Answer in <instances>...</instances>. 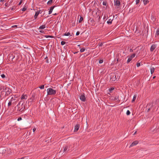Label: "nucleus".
Returning a JSON list of instances; mask_svg holds the SVG:
<instances>
[{
	"instance_id": "1",
	"label": "nucleus",
	"mask_w": 159,
	"mask_h": 159,
	"mask_svg": "<svg viewBox=\"0 0 159 159\" xmlns=\"http://www.w3.org/2000/svg\"><path fill=\"white\" fill-rule=\"evenodd\" d=\"M47 95H54L56 94V91L52 88H49L47 89Z\"/></svg>"
},
{
	"instance_id": "2",
	"label": "nucleus",
	"mask_w": 159,
	"mask_h": 159,
	"mask_svg": "<svg viewBox=\"0 0 159 159\" xmlns=\"http://www.w3.org/2000/svg\"><path fill=\"white\" fill-rule=\"evenodd\" d=\"M3 91L5 92V96H7L11 93V90L9 88L6 87L5 89H3Z\"/></svg>"
},
{
	"instance_id": "3",
	"label": "nucleus",
	"mask_w": 159,
	"mask_h": 159,
	"mask_svg": "<svg viewBox=\"0 0 159 159\" xmlns=\"http://www.w3.org/2000/svg\"><path fill=\"white\" fill-rule=\"evenodd\" d=\"M114 5L116 6V9L117 10H119L120 9V1L119 0H114Z\"/></svg>"
},
{
	"instance_id": "4",
	"label": "nucleus",
	"mask_w": 159,
	"mask_h": 159,
	"mask_svg": "<svg viewBox=\"0 0 159 159\" xmlns=\"http://www.w3.org/2000/svg\"><path fill=\"white\" fill-rule=\"evenodd\" d=\"M110 81H114L116 80V75L114 73H111L110 74Z\"/></svg>"
},
{
	"instance_id": "5",
	"label": "nucleus",
	"mask_w": 159,
	"mask_h": 159,
	"mask_svg": "<svg viewBox=\"0 0 159 159\" xmlns=\"http://www.w3.org/2000/svg\"><path fill=\"white\" fill-rule=\"evenodd\" d=\"M1 30H7L10 29L6 25H3L0 26Z\"/></svg>"
},
{
	"instance_id": "6",
	"label": "nucleus",
	"mask_w": 159,
	"mask_h": 159,
	"mask_svg": "<svg viewBox=\"0 0 159 159\" xmlns=\"http://www.w3.org/2000/svg\"><path fill=\"white\" fill-rule=\"evenodd\" d=\"M70 144H67L66 145L65 147H64L63 152H66L67 151H68L70 149Z\"/></svg>"
},
{
	"instance_id": "7",
	"label": "nucleus",
	"mask_w": 159,
	"mask_h": 159,
	"mask_svg": "<svg viewBox=\"0 0 159 159\" xmlns=\"http://www.w3.org/2000/svg\"><path fill=\"white\" fill-rule=\"evenodd\" d=\"M80 100L83 102H85L86 101V98L84 93L81 94L80 97Z\"/></svg>"
},
{
	"instance_id": "8",
	"label": "nucleus",
	"mask_w": 159,
	"mask_h": 159,
	"mask_svg": "<svg viewBox=\"0 0 159 159\" xmlns=\"http://www.w3.org/2000/svg\"><path fill=\"white\" fill-rule=\"evenodd\" d=\"M135 54L133 53L131 56L129 57L127 61V63H128L132 60V59L134 57Z\"/></svg>"
},
{
	"instance_id": "9",
	"label": "nucleus",
	"mask_w": 159,
	"mask_h": 159,
	"mask_svg": "<svg viewBox=\"0 0 159 159\" xmlns=\"http://www.w3.org/2000/svg\"><path fill=\"white\" fill-rule=\"evenodd\" d=\"M152 106H153V104H152L151 103H149L148 104V105H147V106L146 107L147 108H148V109L147 111L148 112H149V111L152 109Z\"/></svg>"
},
{
	"instance_id": "10",
	"label": "nucleus",
	"mask_w": 159,
	"mask_h": 159,
	"mask_svg": "<svg viewBox=\"0 0 159 159\" xmlns=\"http://www.w3.org/2000/svg\"><path fill=\"white\" fill-rule=\"evenodd\" d=\"M114 16H113L112 17V18H110L107 21V23L109 25H110L111 24L112 21L113 20V18H114Z\"/></svg>"
},
{
	"instance_id": "11",
	"label": "nucleus",
	"mask_w": 159,
	"mask_h": 159,
	"mask_svg": "<svg viewBox=\"0 0 159 159\" xmlns=\"http://www.w3.org/2000/svg\"><path fill=\"white\" fill-rule=\"evenodd\" d=\"M157 46L156 45L153 44L152 45L151 47L150 48V51L151 52H152L154 50V49L156 48Z\"/></svg>"
},
{
	"instance_id": "12",
	"label": "nucleus",
	"mask_w": 159,
	"mask_h": 159,
	"mask_svg": "<svg viewBox=\"0 0 159 159\" xmlns=\"http://www.w3.org/2000/svg\"><path fill=\"white\" fill-rule=\"evenodd\" d=\"M56 6H52L50 7L49 10L48 12V14L49 15L50 14L52 13V11H53V9Z\"/></svg>"
},
{
	"instance_id": "13",
	"label": "nucleus",
	"mask_w": 159,
	"mask_h": 159,
	"mask_svg": "<svg viewBox=\"0 0 159 159\" xmlns=\"http://www.w3.org/2000/svg\"><path fill=\"white\" fill-rule=\"evenodd\" d=\"M138 143V141L136 140L133 142L130 145V147H132L136 145Z\"/></svg>"
},
{
	"instance_id": "14",
	"label": "nucleus",
	"mask_w": 159,
	"mask_h": 159,
	"mask_svg": "<svg viewBox=\"0 0 159 159\" xmlns=\"http://www.w3.org/2000/svg\"><path fill=\"white\" fill-rule=\"evenodd\" d=\"M80 125L79 124H76L75 126L74 131H77L79 129Z\"/></svg>"
},
{
	"instance_id": "15",
	"label": "nucleus",
	"mask_w": 159,
	"mask_h": 159,
	"mask_svg": "<svg viewBox=\"0 0 159 159\" xmlns=\"http://www.w3.org/2000/svg\"><path fill=\"white\" fill-rule=\"evenodd\" d=\"M114 100H116L117 102H119L120 101V100L119 99V96L116 95L114 98Z\"/></svg>"
},
{
	"instance_id": "16",
	"label": "nucleus",
	"mask_w": 159,
	"mask_h": 159,
	"mask_svg": "<svg viewBox=\"0 0 159 159\" xmlns=\"http://www.w3.org/2000/svg\"><path fill=\"white\" fill-rule=\"evenodd\" d=\"M40 13V11H37L35 12V14L34 16V18L35 19H36L39 14Z\"/></svg>"
},
{
	"instance_id": "17",
	"label": "nucleus",
	"mask_w": 159,
	"mask_h": 159,
	"mask_svg": "<svg viewBox=\"0 0 159 159\" xmlns=\"http://www.w3.org/2000/svg\"><path fill=\"white\" fill-rule=\"evenodd\" d=\"M27 98V96L26 95H24V94H23L22 95L21 97V99L22 100L23 99H26Z\"/></svg>"
},
{
	"instance_id": "18",
	"label": "nucleus",
	"mask_w": 159,
	"mask_h": 159,
	"mask_svg": "<svg viewBox=\"0 0 159 159\" xmlns=\"http://www.w3.org/2000/svg\"><path fill=\"white\" fill-rule=\"evenodd\" d=\"M151 73L152 74L154 72L155 70V68L153 67H152L151 68Z\"/></svg>"
},
{
	"instance_id": "19",
	"label": "nucleus",
	"mask_w": 159,
	"mask_h": 159,
	"mask_svg": "<svg viewBox=\"0 0 159 159\" xmlns=\"http://www.w3.org/2000/svg\"><path fill=\"white\" fill-rule=\"evenodd\" d=\"M136 95H135L134 96V97H133V98L132 100V101L131 102H134L135 100L136 99Z\"/></svg>"
},
{
	"instance_id": "20",
	"label": "nucleus",
	"mask_w": 159,
	"mask_h": 159,
	"mask_svg": "<svg viewBox=\"0 0 159 159\" xmlns=\"http://www.w3.org/2000/svg\"><path fill=\"white\" fill-rule=\"evenodd\" d=\"M144 4L145 5L149 2V1L148 0H143Z\"/></svg>"
},
{
	"instance_id": "21",
	"label": "nucleus",
	"mask_w": 159,
	"mask_h": 159,
	"mask_svg": "<svg viewBox=\"0 0 159 159\" xmlns=\"http://www.w3.org/2000/svg\"><path fill=\"white\" fill-rule=\"evenodd\" d=\"M45 28V25H43L40 26L39 29H44Z\"/></svg>"
},
{
	"instance_id": "22",
	"label": "nucleus",
	"mask_w": 159,
	"mask_h": 159,
	"mask_svg": "<svg viewBox=\"0 0 159 159\" xmlns=\"http://www.w3.org/2000/svg\"><path fill=\"white\" fill-rule=\"evenodd\" d=\"M21 102V101L19 102L18 105H17V106L18 107V108L17 109V111H19V110L20 109L19 106H20V105Z\"/></svg>"
},
{
	"instance_id": "23",
	"label": "nucleus",
	"mask_w": 159,
	"mask_h": 159,
	"mask_svg": "<svg viewBox=\"0 0 159 159\" xmlns=\"http://www.w3.org/2000/svg\"><path fill=\"white\" fill-rule=\"evenodd\" d=\"M70 35V32H68V33H65L63 35L65 36H68L69 35Z\"/></svg>"
},
{
	"instance_id": "24",
	"label": "nucleus",
	"mask_w": 159,
	"mask_h": 159,
	"mask_svg": "<svg viewBox=\"0 0 159 159\" xmlns=\"http://www.w3.org/2000/svg\"><path fill=\"white\" fill-rule=\"evenodd\" d=\"M25 109V106H24L23 108V107H22L21 108H20V109L19 110V111L22 112Z\"/></svg>"
},
{
	"instance_id": "25",
	"label": "nucleus",
	"mask_w": 159,
	"mask_h": 159,
	"mask_svg": "<svg viewBox=\"0 0 159 159\" xmlns=\"http://www.w3.org/2000/svg\"><path fill=\"white\" fill-rule=\"evenodd\" d=\"M53 2V0H50L48 1L47 2V4L48 5L51 4Z\"/></svg>"
},
{
	"instance_id": "26",
	"label": "nucleus",
	"mask_w": 159,
	"mask_h": 159,
	"mask_svg": "<svg viewBox=\"0 0 159 159\" xmlns=\"http://www.w3.org/2000/svg\"><path fill=\"white\" fill-rule=\"evenodd\" d=\"M102 4L104 6H106L107 4V1L106 0H104Z\"/></svg>"
},
{
	"instance_id": "27",
	"label": "nucleus",
	"mask_w": 159,
	"mask_h": 159,
	"mask_svg": "<svg viewBox=\"0 0 159 159\" xmlns=\"http://www.w3.org/2000/svg\"><path fill=\"white\" fill-rule=\"evenodd\" d=\"M83 18L82 16H80V20H79V23H80L83 20Z\"/></svg>"
},
{
	"instance_id": "28",
	"label": "nucleus",
	"mask_w": 159,
	"mask_h": 159,
	"mask_svg": "<svg viewBox=\"0 0 159 159\" xmlns=\"http://www.w3.org/2000/svg\"><path fill=\"white\" fill-rule=\"evenodd\" d=\"M114 89V88L113 87L111 88H110L109 89V92L110 93H111L112 92V91Z\"/></svg>"
},
{
	"instance_id": "29",
	"label": "nucleus",
	"mask_w": 159,
	"mask_h": 159,
	"mask_svg": "<svg viewBox=\"0 0 159 159\" xmlns=\"http://www.w3.org/2000/svg\"><path fill=\"white\" fill-rule=\"evenodd\" d=\"M151 19L153 21H155L156 20V18L154 17L153 16H151Z\"/></svg>"
},
{
	"instance_id": "30",
	"label": "nucleus",
	"mask_w": 159,
	"mask_h": 159,
	"mask_svg": "<svg viewBox=\"0 0 159 159\" xmlns=\"http://www.w3.org/2000/svg\"><path fill=\"white\" fill-rule=\"evenodd\" d=\"M45 37L46 38H48V37L52 38L54 37L53 36H50V35H45Z\"/></svg>"
},
{
	"instance_id": "31",
	"label": "nucleus",
	"mask_w": 159,
	"mask_h": 159,
	"mask_svg": "<svg viewBox=\"0 0 159 159\" xmlns=\"http://www.w3.org/2000/svg\"><path fill=\"white\" fill-rule=\"evenodd\" d=\"M85 50V48H81L80 49V52H84Z\"/></svg>"
},
{
	"instance_id": "32",
	"label": "nucleus",
	"mask_w": 159,
	"mask_h": 159,
	"mask_svg": "<svg viewBox=\"0 0 159 159\" xmlns=\"http://www.w3.org/2000/svg\"><path fill=\"white\" fill-rule=\"evenodd\" d=\"M44 85H42L39 86V88L41 89H44Z\"/></svg>"
},
{
	"instance_id": "33",
	"label": "nucleus",
	"mask_w": 159,
	"mask_h": 159,
	"mask_svg": "<svg viewBox=\"0 0 159 159\" xmlns=\"http://www.w3.org/2000/svg\"><path fill=\"white\" fill-rule=\"evenodd\" d=\"M66 42L63 41H62L61 42V44L62 45H64L65 44H66Z\"/></svg>"
},
{
	"instance_id": "34",
	"label": "nucleus",
	"mask_w": 159,
	"mask_h": 159,
	"mask_svg": "<svg viewBox=\"0 0 159 159\" xmlns=\"http://www.w3.org/2000/svg\"><path fill=\"white\" fill-rule=\"evenodd\" d=\"M126 113L127 115H129L130 114V112L129 110H128Z\"/></svg>"
},
{
	"instance_id": "35",
	"label": "nucleus",
	"mask_w": 159,
	"mask_h": 159,
	"mask_svg": "<svg viewBox=\"0 0 159 159\" xmlns=\"http://www.w3.org/2000/svg\"><path fill=\"white\" fill-rule=\"evenodd\" d=\"M11 104H12V102H11V101H10L8 103V106H10L11 105Z\"/></svg>"
},
{
	"instance_id": "36",
	"label": "nucleus",
	"mask_w": 159,
	"mask_h": 159,
	"mask_svg": "<svg viewBox=\"0 0 159 159\" xmlns=\"http://www.w3.org/2000/svg\"><path fill=\"white\" fill-rule=\"evenodd\" d=\"M34 98H35V95H33L32 96V97L31 98V99H32V100L33 101L34 99Z\"/></svg>"
},
{
	"instance_id": "37",
	"label": "nucleus",
	"mask_w": 159,
	"mask_h": 159,
	"mask_svg": "<svg viewBox=\"0 0 159 159\" xmlns=\"http://www.w3.org/2000/svg\"><path fill=\"white\" fill-rule=\"evenodd\" d=\"M156 34L157 35L159 34V30H158L156 31Z\"/></svg>"
},
{
	"instance_id": "38",
	"label": "nucleus",
	"mask_w": 159,
	"mask_h": 159,
	"mask_svg": "<svg viewBox=\"0 0 159 159\" xmlns=\"http://www.w3.org/2000/svg\"><path fill=\"white\" fill-rule=\"evenodd\" d=\"M99 47H102L103 45V43H99L98 44Z\"/></svg>"
},
{
	"instance_id": "39",
	"label": "nucleus",
	"mask_w": 159,
	"mask_h": 159,
	"mask_svg": "<svg viewBox=\"0 0 159 159\" xmlns=\"http://www.w3.org/2000/svg\"><path fill=\"white\" fill-rule=\"evenodd\" d=\"M1 76L3 78H5V76L4 74L1 75Z\"/></svg>"
},
{
	"instance_id": "40",
	"label": "nucleus",
	"mask_w": 159,
	"mask_h": 159,
	"mask_svg": "<svg viewBox=\"0 0 159 159\" xmlns=\"http://www.w3.org/2000/svg\"><path fill=\"white\" fill-rule=\"evenodd\" d=\"M103 62V61L102 60H100L99 61V63L100 64L102 63Z\"/></svg>"
},
{
	"instance_id": "41",
	"label": "nucleus",
	"mask_w": 159,
	"mask_h": 159,
	"mask_svg": "<svg viewBox=\"0 0 159 159\" xmlns=\"http://www.w3.org/2000/svg\"><path fill=\"white\" fill-rule=\"evenodd\" d=\"M136 4H138L140 2V0H135Z\"/></svg>"
},
{
	"instance_id": "42",
	"label": "nucleus",
	"mask_w": 159,
	"mask_h": 159,
	"mask_svg": "<svg viewBox=\"0 0 159 159\" xmlns=\"http://www.w3.org/2000/svg\"><path fill=\"white\" fill-rule=\"evenodd\" d=\"M26 10V8L25 7H24L23 8L22 11H25Z\"/></svg>"
},
{
	"instance_id": "43",
	"label": "nucleus",
	"mask_w": 159,
	"mask_h": 159,
	"mask_svg": "<svg viewBox=\"0 0 159 159\" xmlns=\"http://www.w3.org/2000/svg\"><path fill=\"white\" fill-rule=\"evenodd\" d=\"M79 34H80V32L79 31H77L76 33V36H78V35H79Z\"/></svg>"
},
{
	"instance_id": "44",
	"label": "nucleus",
	"mask_w": 159,
	"mask_h": 159,
	"mask_svg": "<svg viewBox=\"0 0 159 159\" xmlns=\"http://www.w3.org/2000/svg\"><path fill=\"white\" fill-rule=\"evenodd\" d=\"M14 100H15V99H14L13 98V97H12L11 99V100H10V101H11V102H12Z\"/></svg>"
},
{
	"instance_id": "45",
	"label": "nucleus",
	"mask_w": 159,
	"mask_h": 159,
	"mask_svg": "<svg viewBox=\"0 0 159 159\" xmlns=\"http://www.w3.org/2000/svg\"><path fill=\"white\" fill-rule=\"evenodd\" d=\"M140 66V63H138L137 64V67H139Z\"/></svg>"
},
{
	"instance_id": "46",
	"label": "nucleus",
	"mask_w": 159,
	"mask_h": 159,
	"mask_svg": "<svg viewBox=\"0 0 159 159\" xmlns=\"http://www.w3.org/2000/svg\"><path fill=\"white\" fill-rule=\"evenodd\" d=\"M22 120V118L21 117H19L18 119H17V120L18 121H20V120Z\"/></svg>"
},
{
	"instance_id": "47",
	"label": "nucleus",
	"mask_w": 159,
	"mask_h": 159,
	"mask_svg": "<svg viewBox=\"0 0 159 159\" xmlns=\"http://www.w3.org/2000/svg\"><path fill=\"white\" fill-rule=\"evenodd\" d=\"M22 0H21V1H20V2H19V4H18V5H20L21 4V3H22Z\"/></svg>"
},
{
	"instance_id": "48",
	"label": "nucleus",
	"mask_w": 159,
	"mask_h": 159,
	"mask_svg": "<svg viewBox=\"0 0 159 159\" xmlns=\"http://www.w3.org/2000/svg\"><path fill=\"white\" fill-rule=\"evenodd\" d=\"M17 25H14L12 26H11V27L12 28H14L15 27H17Z\"/></svg>"
},
{
	"instance_id": "49",
	"label": "nucleus",
	"mask_w": 159,
	"mask_h": 159,
	"mask_svg": "<svg viewBox=\"0 0 159 159\" xmlns=\"http://www.w3.org/2000/svg\"><path fill=\"white\" fill-rule=\"evenodd\" d=\"M36 130V128H33V132H34Z\"/></svg>"
},
{
	"instance_id": "50",
	"label": "nucleus",
	"mask_w": 159,
	"mask_h": 159,
	"mask_svg": "<svg viewBox=\"0 0 159 159\" xmlns=\"http://www.w3.org/2000/svg\"><path fill=\"white\" fill-rule=\"evenodd\" d=\"M129 52H133V50L132 49H130L129 50Z\"/></svg>"
},
{
	"instance_id": "51",
	"label": "nucleus",
	"mask_w": 159,
	"mask_h": 159,
	"mask_svg": "<svg viewBox=\"0 0 159 159\" xmlns=\"http://www.w3.org/2000/svg\"><path fill=\"white\" fill-rule=\"evenodd\" d=\"M5 6H6V7H8V3H6L5 4Z\"/></svg>"
},
{
	"instance_id": "52",
	"label": "nucleus",
	"mask_w": 159,
	"mask_h": 159,
	"mask_svg": "<svg viewBox=\"0 0 159 159\" xmlns=\"http://www.w3.org/2000/svg\"><path fill=\"white\" fill-rule=\"evenodd\" d=\"M12 57H12V59H12V60H11V61H13V59L15 57V56H12Z\"/></svg>"
},
{
	"instance_id": "53",
	"label": "nucleus",
	"mask_w": 159,
	"mask_h": 159,
	"mask_svg": "<svg viewBox=\"0 0 159 159\" xmlns=\"http://www.w3.org/2000/svg\"><path fill=\"white\" fill-rule=\"evenodd\" d=\"M14 7H13L11 8V10H14Z\"/></svg>"
},
{
	"instance_id": "54",
	"label": "nucleus",
	"mask_w": 159,
	"mask_h": 159,
	"mask_svg": "<svg viewBox=\"0 0 159 159\" xmlns=\"http://www.w3.org/2000/svg\"><path fill=\"white\" fill-rule=\"evenodd\" d=\"M137 133V131H136L134 132V133L133 134V135H135Z\"/></svg>"
},
{
	"instance_id": "55",
	"label": "nucleus",
	"mask_w": 159,
	"mask_h": 159,
	"mask_svg": "<svg viewBox=\"0 0 159 159\" xmlns=\"http://www.w3.org/2000/svg\"><path fill=\"white\" fill-rule=\"evenodd\" d=\"M57 15V13H55V14H53V15H54V16H56V15Z\"/></svg>"
},
{
	"instance_id": "56",
	"label": "nucleus",
	"mask_w": 159,
	"mask_h": 159,
	"mask_svg": "<svg viewBox=\"0 0 159 159\" xmlns=\"http://www.w3.org/2000/svg\"><path fill=\"white\" fill-rule=\"evenodd\" d=\"M24 158H25V157H22L20 159H24Z\"/></svg>"
},
{
	"instance_id": "57",
	"label": "nucleus",
	"mask_w": 159,
	"mask_h": 159,
	"mask_svg": "<svg viewBox=\"0 0 159 159\" xmlns=\"http://www.w3.org/2000/svg\"><path fill=\"white\" fill-rule=\"evenodd\" d=\"M3 1H4V0H0V2H2Z\"/></svg>"
},
{
	"instance_id": "58",
	"label": "nucleus",
	"mask_w": 159,
	"mask_h": 159,
	"mask_svg": "<svg viewBox=\"0 0 159 159\" xmlns=\"http://www.w3.org/2000/svg\"><path fill=\"white\" fill-rule=\"evenodd\" d=\"M155 77H156V76H154L153 77V78L154 79L155 78Z\"/></svg>"
},
{
	"instance_id": "59",
	"label": "nucleus",
	"mask_w": 159,
	"mask_h": 159,
	"mask_svg": "<svg viewBox=\"0 0 159 159\" xmlns=\"http://www.w3.org/2000/svg\"><path fill=\"white\" fill-rule=\"evenodd\" d=\"M12 2V1H11H11H10V3H11Z\"/></svg>"
},
{
	"instance_id": "60",
	"label": "nucleus",
	"mask_w": 159,
	"mask_h": 159,
	"mask_svg": "<svg viewBox=\"0 0 159 159\" xmlns=\"http://www.w3.org/2000/svg\"><path fill=\"white\" fill-rule=\"evenodd\" d=\"M117 62H118L119 61V60H118V59H117Z\"/></svg>"
},
{
	"instance_id": "61",
	"label": "nucleus",
	"mask_w": 159,
	"mask_h": 159,
	"mask_svg": "<svg viewBox=\"0 0 159 159\" xmlns=\"http://www.w3.org/2000/svg\"><path fill=\"white\" fill-rule=\"evenodd\" d=\"M46 61L47 62H48V60H46Z\"/></svg>"
},
{
	"instance_id": "62",
	"label": "nucleus",
	"mask_w": 159,
	"mask_h": 159,
	"mask_svg": "<svg viewBox=\"0 0 159 159\" xmlns=\"http://www.w3.org/2000/svg\"><path fill=\"white\" fill-rule=\"evenodd\" d=\"M80 45H78V47H80Z\"/></svg>"
},
{
	"instance_id": "63",
	"label": "nucleus",
	"mask_w": 159,
	"mask_h": 159,
	"mask_svg": "<svg viewBox=\"0 0 159 159\" xmlns=\"http://www.w3.org/2000/svg\"><path fill=\"white\" fill-rule=\"evenodd\" d=\"M78 52H75V53H74V54L76 53H77Z\"/></svg>"
},
{
	"instance_id": "64",
	"label": "nucleus",
	"mask_w": 159,
	"mask_h": 159,
	"mask_svg": "<svg viewBox=\"0 0 159 159\" xmlns=\"http://www.w3.org/2000/svg\"><path fill=\"white\" fill-rule=\"evenodd\" d=\"M23 103H22L21 104V106H22V105H23Z\"/></svg>"
}]
</instances>
